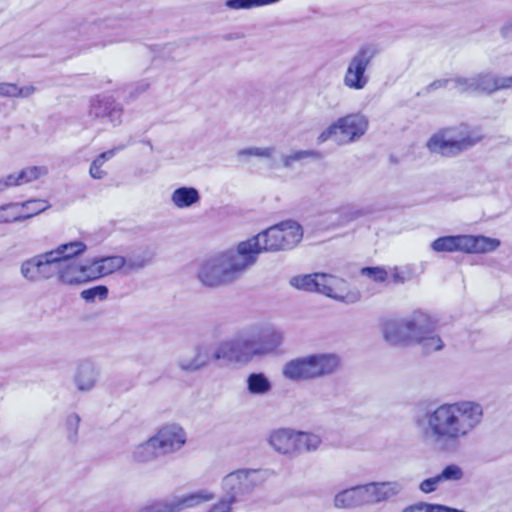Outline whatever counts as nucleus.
<instances>
[{
    "instance_id": "1",
    "label": "nucleus",
    "mask_w": 512,
    "mask_h": 512,
    "mask_svg": "<svg viewBox=\"0 0 512 512\" xmlns=\"http://www.w3.org/2000/svg\"><path fill=\"white\" fill-rule=\"evenodd\" d=\"M483 407L474 401L445 403L418 421L424 440L442 451H451L480 425Z\"/></svg>"
},
{
    "instance_id": "2",
    "label": "nucleus",
    "mask_w": 512,
    "mask_h": 512,
    "mask_svg": "<svg viewBox=\"0 0 512 512\" xmlns=\"http://www.w3.org/2000/svg\"><path fill=\"white\" fill-rule=\"evenodd\" d=\"M241 250L238 243L235 249L204 260L199 265L197 279L210 288L229 285L239 280L252 267L251 261Z\"/></svg>"
},
{
    "instance_id": "3",
    "label": "nucleus",
    "mask_w": 512,
    "mask_h": 512,
    "mask_svg": "<svg viewBox=\"0 0 512 512\" xmlns=\"http://www.w3.org/2000/svg\"><path fill=\"white\" fill-rule=\"evenodd\" d=\"M211 358L222 364L247 362L251 359L243 334H241L234 339L221 342L213 354L203 347H198L193 359H181L179 367L187 372L197 371L205 366Z\"/></svg>"
},
{
    "instance_id": "4",
    "label": "nucleus",
    "mask_w": 512,
    "mask_h": 512,
    "mask_svg": "<svg viewBox=\"0 0 512 512\" xmlns=\"http://www.w3.org/2000/svg\"><path fill=\"white\" fill-rule=\"evenodd\" d=\"M339 365L340 360L334 354H314L288 361L282 374L290 381L310 380L332 374Z\"/></svg>"
},
{
    "instance_id": "5",
    "label": "nucleus",
    "mask_w": 512,
    "mask_h": 512,
    "mask_svg": "<svg viewBox=\"0 0 512 512\" xmlns=\"http://www.w3.org/2000/svg\"><path fill=\"white\" fill-rule=\"evenodd\" d=\"M273 473L264 469H239L226 475L222 480V489L228 499L220 502H233L261 487Z\"/></svg>"
},
{
    "instance_id": "6",
    "label": "nucleus",
    "mask_w": 512,
    "mask_h": 512,
    "mask_svg": "<svg viewBox=\"0 0 512 512\" xmlns=\"http://www.w3.org/2000/svg\"><path fill=\"white\" fill-rule=\"evenodd\" d=\"M437 321L429 314L422 311H415L406 319V330H408L412 342L423 346L425 352L438 351L443 348L444 343L436 334Z\"/></svg>"
},
{
    "instance_id": "7",
    "label": "nucleus",
    "mask_w": 512,
    "mask_h": 512,
    "mask_svg": "<svg viewBox=\"0 0 512 512\" xmlns=\"http://www.w3.org/2000/svg\"><path fill=\"white\" fill-rule=\"evenodd\" d=\"M499 245L500 241L494 238L457 235L437 238L431 243V248L436 252L486 253L494 251Z\"/></svg>"
},
{
    "instance_id": "8",
    "label": "nucleus",
    "mask_w": 512,
    "mask_h": 512,
    "mask_svg": "<svg viewBox=\"0 0 512 512\" xmlns=\"http://www.w3.org/2000/svg\"><path fill=\"white\" fill-rule=\"evenodd\" d=\"M479 141L480 137H474L467 131L449 128L432 135L427 142V148L432 153L455 156Z\"/></svg>"
},
{
    "instance_id": "9",
    "label": "nucleus",
    "mask_w": 512,
    "mask_h": 512,
    "mask_svg": "<svg viewBox=\"0 0 512 512\" xmlns=\"http://www.w3.org/2000/svg\"><path fill=\"white\" fill-rule=\"evenodd\" d=\"M289 283L292 287L298 290L318 292L330 298L345 302H355L359 299V295L356 293H352L346 297L338 295L336 293V287L338 284L342 283V280L329 274L314 273L298 275L292 277Z\"/></svg>"
},
{
    "instance_id": "10",
    "label": "nucleus",
    "mask_w": 512,
    "mask_h": 512,
    "mask_svg": "<svg viewBox=\"0 0 512 512\" xmlns=\"http://www.w3.org/2000/svg\"><path fill=\"white\" fill-rule=\"evenodd\" d=\"M378 49L374 44L362 45L351 57L344 75L343 83L346 87L361 90L369 82L366 74L368 66L377 55Z\"/></svg>"
},
{
    "instance_id": "11",
    "label": "nucleus",
    "mask_w": 512,
    "mask_h": 512,
    "mask_svg": "<svg viewBox=\"0 0 512 512\" xmlns=\"http://www.w3.org/2000/svg\"><path fill=\"white\" fill-rule=\"evenodd\" d=\"M242 252L246 254L253 266L261 253L287 250L282 240L281 225L277 224L244 241L239 242Z\"/></svg>"
},
{
    "instance_id": "12",
    "label": "nucleus",
    "mask_w": 512,
    "mask_h": 512,
    "mask_svg": "<svg viewBox=\"0 0 512 512\" xmlns=\"http://www.w3.org/2000/svg\"><path fill=\"white\" fill-rule=\"evenodd\" d=\"M368 128L367 119L361 114H350L339 118L325 129L318 137L323 143L332 137H337L339 143H349L360 138Z\"/></svg>"
},
{
    "instance_id": "13",
    "label": "nucleus",
    "mask_w": 512,
    "mask_h": 512,
    "mask_svg": "<svg viewBox=\"0 0 512 512\" xmlns=\"http://www.w3.org/2000/svg\"><path fill=\"white\" fill-rule=\"evenodd\" d=\"M243 337L251 358L273 353L283 342V333L270 325L252 327Z\"/></svg>"
},
{
    "instance_id": "14",
    "label": "nucleus",
    "mask_w": 512,
    "mask_h": 512,
    "mask_svg": "<svg viewBox=\"0 0 512 512\" xmlns=\"http://www.w3.org/2000/svg\"><path fill=\"white\" fill-rule=\"evenodd\" d=\"M214 495L207 490H198L183 495H173L160 501L148 504L138 512H182L211 501Z\"/></svg>"
},
{
    "instance_id": "15",
    "label": "nucleus",
    "mask_w": 512,
    "mask_h": 512,
    "mask_svg": "<svg viewBox=\"0 0 512 512\" xmlns=\"http://www.w3.org/2000/svg\"><path fill=\"white\" fill-rule=\"evenodd\" d=\"M49 251L33 256L21 264V275L30 282L46 280L56 276L57 265Z\"/></svg>"
},
{
    "instance_id": "16",
    "label": "nucleus",
    "mask_w": 512,
    "mask_h": 512,
    "mask_svg": "<svg viewBox=\"0 0 512 512\" xmlns=\"http://www.w3.org/2000/svg\"><path fill=\"white\" fill-rule=\"evenodd\" d=\"M152 437L163 457L177 453L187 442L185 430L175 423L161 426Z\"/></svg>"
},
{
    "instance_id": "17",
    "label": "nucleus",
    "mask_w": 512,
    "mask_h": 512,
    "mask_svg": "<svg viewBox=\"0 0 512 512\" xmlns=\"http://www.w3.org/2000/svg\"><path fill=\"white\" fill-rule=\"evenodd\" d=\"M123 109L110 96H96L91 98L88 116L93 120H107L113 125L121 123Z\"/></svg>"
},
{
    "instance_id": "18",
    "label": "nucleus",
    "mask_w": 512,
    "mask_h": 512,
    "mask_svg": "<svg viewBox=\"0 0 512 512\" xmlns=\"http://www.w3.org/2000/svg\"><path fill=\"white\" fill-rule=\"evenodd\" d=\"M43 202L30 201L26 204L8 203L0 206V224L20 222L44 210Z\"/></svg>"
},
{
    "instance_id": "19",
    "label": "nucleus",
    "mask_w": 512,
    "mask_h": 512,
    "mask_svg": "<svg viewBox=\"0 0 512 512\" xmlns=\"http://www.w3.org/2000/svg\"><path fill=\"white\" fill-rule=\"evenodd\" d=\"M364 492V501L366 504H374L386 501L402 491V485L399 482H379L362 485Z\"/></svg>"
},
{
    "instance_id": "20",
    "label": "nucleus",
    "mask_w": 512,
    "mask_h": 512,
    "mask_svg": "<svg viewBox=\"0 0 512 512\" xmlns=\"http://www.w3.org/2000/svg\"><path fill=\"white\" fill-rule=\"evenodd\" d=\"M297 431L287 428H280L270 433L268 442L278 453L284 455H295L297 448Z\"/></svg>"
},
{
    "instance_id": "21",
    "label": "nucleus",
    "mask_w": 512,
    "mask_h": 512,
    "mask_svg": "<svg viewBox=\"0 0 512 512\" xmlns=\"http://www.w3.org/2000/svg\"><path fill=\"white\" fill-rule=\"evenodd\" d=\"M477 92L492 93L501 89H512V76H496L491 73L475 75Z\"/></svg>"
},
{
    "instance_id": "22",
    "label": "nucleus",
    "mask_w": 512,
    "mask_h": 512,
    "mask_svg": "<svg viewBox=\"0 0 512 512\" xmlns=\"http://www.w3.org/2000/svg\"><path fill=\"white\" fill-rule=\"evenodd\" d=\"M160 458H163V456L152 436L136 445L131 451L132 461L139 464L151 463Z\"/></svg>"
},
{
    "instance_id": "23",
    "label": "nucleus",
    "mask_w": 512,
    "mask_h": 512,
    "mask_svg": "<svg viewBox=\"0 0 512 512\" xmlns=\"http://www.w3.org/2000/svg\"><path fill=\"white\" fill-rule=\"evenodd\" d=\"M383 336L392 345H404L412 342L408 330H406V319L385 322L383 325Z\"/></svg>"
},
{
    "instance_id": "24",
    "label": "nucleus",
    "mask_w": 512,
    "mask_h": 512,
    "mask_svg": "<svg viewBox=\"0 0 512 512\" xmlns=\"http://www.w3.org/2000/svg\"><path fill=\"white\" fill-rule=\"evenodd\" d=\"M86 244L82 241H72L69 243L61 244L56 249L49 251L52 258H55L57 266L63 265L67 262H75V257L86 251Z\"/></svg>"
},
{
    "instance_id": "25",
    "label": "nucleus",
    "mask_w": 512,
    "mask_h": 512,
    "mask_svg": "<svg viewBox=\"0 0 512 512\" xmlns=\"http://www.w3.org/2000/svg\"><path fill=\"white\" fill-rule=\"evenodd\" d=\"M362 485L338 492L334 497V506L339 509L365 505Z\"/></svg>"
},
{
    "instance_id": "26",
    "label": "nucleus",
    "mask_w": 512,
    "mask_h": 512,
    "mask_svg": "<svg viewBox=\"0 0 512 512\" xmlns=\"http://www.w3.org/2000/svg\"><path fill=\"white\" fill-rule=\"evenodd\" d=\"M57 276L60 282L65 284H79L85 282L83 264H76L75 262H67L63 265L57 266Z\"/></svg>"
},
{
    "instance_id": "27",
    "label": "nucleus",
    "mask_w": 512,
    "mask_h": 512,
    "mask_svg": "<svg viewBox=\"0 0 512 512\" xmlns=\"http://www.w3.org/2000/svg\"><path fill=\"white\" fill-rule=\"evenodd\" d=\"M282 240L286 249L295 247L303 237L302 227L295 221L288 220L280 223Z\"/></svg>"
},
{
    "instance_id": "28",
    "label": "nucleus",
    "mask_w": 512,
    "mask_h": 512,
    "mask_svg": "<svg viewBox=\"0 0 512 512\" xmlns=\"http://www.w3.org/2000/svg\"><path fill=\"white\" fill-rule=\"evenodd\" d=\"M125 147L126 145H120L119 147L112 148L98 155L90 165L89 175L96 180L106 177L107 172L102 169L104 163L113 158L118 151L123 150Z\"/></svg>"
},
{
    "instance_id": "29",
    "label": "nucleus",
    "mask_w": 512,
    "mask_h": 512,
    "mask_svg": "<svg viewBox=\"0 0 512 512\" xmlns=\"http://www.w3.org/2000/svg\"><path fill=\"white\" fill-rule=\"evenodd\" d=\"M172 202L178 208L190 207L200 200L199 192L193 187H180L172 193Z\"/></svg>"
},
{
    "instance_id": "30",
    "label": "nucleus",
    "mask_w": 512,
    "mask_h": 512,
    "mask_svg": "<svg viewBox=\"0 0 512 512\" xmlns=\"http://www.w3.org/2000/svg\"><path fill=\"white\" fill-rule=\"evenodd\" d=\"M295 442L297 445L295 455H297L317 450L322 440L317 434L297 431V441Z\"/></svg>"
},
{
    "instance_id": "31",
    "label": "nucleus",
    "mask_w": 512,
    "mask_h": 512,
    "mask_svg": "<svg viewBox=\"0 0 512 512\" xmlns=\"http://www.w3.org/2000/svg\"><path fill=\"white\" fill-rule=\"evenodd\" d=\"M97 374V368L93 362L89 360L81 361L76 370L75 382L76 384H95Z\"/></svg>"
},
{
    "instance_id": "32",
    "label": "nucleus",
    "mask_w": 512,
    "mask_h": 512,
    "mask_svg": "<svg viewBox=\"0 0 512 512\" xmlns=\"http://www.w3.org/2000/svg\"><path fill=\"white\" fill-rule=\"evenodd\" d=\"M47 169L45 167L32 166L21 170L18 174H12L15 186H19L33 180L38 179L41 175H45Z\"/></svg>"
},
{
    "instance_id": "33",
    "label": "nucleus",
    "mask_w": 512,
    "mask_h": 512,
    "mask_svg": "<svg viewBox=\"0 0 512 512\" xmlns=\"http://www.w3.org/2000/svg\"><path fill=\"white\" fill-rule=\"evenodd\" d=\"M306 158L321 159L322 154L315 150H298L289 155H283L281 159L283 166L287 169H291L294 162H298Z\"/></svg>"
},
{
    "instance_id": "34",
    "label": "nucleus",
    "mask_w": 512,
    "mask_h": 512,
    "mask_svg": "<svg viewBox=\"0 0 512 512\" xmlns=\"http://www.w3.org/2000/svg\"><path fill=\"white\" fill-rule=\"evenodd\" d=\"M85 282L92 281L104 277L102 265L100 263V257H94L86 259L83 263V270Z\"/></svg>"
},
{
    "instance_id": "35",
    "label": "nucleus",
    "mask_w": 512,
    "mask_h": 512,
    "mask_svg": "<svg viewBox=\"0 0 512 512\" xmlns=\"http://www.w3.org/2000/svg\"><path fill=\"white\" fill-rule=\"evenodd\" d=\"M100 263L102 265L104 275L107 276L123 268L126 264V258L118 255L103 256L100 257Z\"/></svg>"
},
{
    "instance_id": "36",
    "label": "nucleus",
    "mask_w": 512,
    "mask_h": 512,
    "mask_svg": "<svg viewBox=\"0 0 512 512\" xmlns=\"http://www.w3.org/2000/svg\"><path fill=\"white\" fill-rule=\"evenodd\" d=\"M441 482H458L464 478L463 469L457 464H449L438 474Z\"/></svg>"
},
{
    "instance_id": "37",
    "label": "nucleus",
    "mask_w": 512,
    "mask_h": 512,
    "mask_svg": "<svg viewBox=\"0 0 512 512\" xmlns=\"http://www.w3.org/2000/svg\"><path fill=\"white\" fill-rule=\"evenodd\" d=\"M453 89L461 94L477 92L475 76L453 78Z\"/></svg>"
},
{
    "instance_id": "38",
    "label": "nucleus",
    "mask_w": 512,
    "mask_h": 512,
    "mask_svg": "<svg viewBox=\"0 0 512 512\" xmlns=\"http://www.w3.org/2000/svg\"><path fill=\"white\" fill-rule=\"evenodd\" d=\"M79 423L80 417L77 414H70L65 420L67 438L71 443H76L78 440Z\"/></svg>"
},
{
    "instance_id": "39",
    "label": "nucleus",
    "mask_w": 512,
    "mask_h": 512,
    "mask_svg": "<svg viewBox=\"0 0 512 512\" xmlns=\"http://www.w3.org/2000/svg\"><path fill=\"white\" fill-rule=\"evenodd\" d=\"M108 296V288L104 285L95 286L85 289L81 292V297L87 302L95 301L96 299L104 300Z\"/></svg>"
},
{
    "instance_id": "40",
    "label": "nucleus",
    "mask_w": 512,
    "mask_h": 512,
    "mask_svg": "<svg viewBox=\"0 0 512 512\" xmlns=\"http://www.w3.org/2000/svg\"><path fill=\"white\" fill-rule=\"evenodd\" d=\"M275 149L273 147H249L245 149H241L237 152L239 157L241 156H256V157H265L269 158L273 155Z\"/></svg>"
},
{
    "instance_id": "41",
    "label": "nucleus",
    "mask_w": 512,
    "mask_h": 512,
    "mask_svg": "<svg viewBox=\"0 0 512 512\" xmlns=\"http://www.w3.org/2000/svg\"><path fill=\"white\" fill-rule=\"evenodd\" d=\"M361 273L375 282H384L389 276L388 272L381 267H365L361 270Z\"/></svg>"
},
{
    "instance_id": "42",
    "label": "nucleus",
    "mask_w": 512,
    "mask_h": 512,
    "mask_svg": "<svg viewBox=\"0 0 512 512\" xmlns=\"http://www.w3.org/2000/svg\"><path fill=\"white\" fill-rule=\"evenodd\" d=\"M149 262L150 258L138 255L126 259V264L123 268H126L128 271L137 270L145 267Z\"/></svg>"
},
{
    "instance_id": "43",
    "label": "nucleus",
    "mask_w": 512,
    "mask_h": 512,
    "mask_svg": "<svg viewBox=\"0 0 512 512\" xmlns=\"http://www.w3.org/2000/svg\"><path fill=\"white\" fill-rule=\"evenodd\" d=\"M442 484L439 475L423 480L420 483L419 489L423 493H431L438 489L439 485Z\"/></svg>"
},
{
    "instance_id": "44",
    "label": "nucleus",
    "mask_w": 512,
    "mask_h": 512,
    "mask_svg": "<svg viewBox=\"0 0 512 512\" xmlns=\"http://www.w3.org/2000/svg\"><path fill=\"white\" fill-rule=\"evenodd\" d=\"M23 94V89H20L16 84L13 83H1L0 84V95L7 97H17Z\"/></svg>"
},
{
    "instance_id": "45",
    "label": "nucleus",
    "mask_w": 512,
    "mask_h": 512,
    "mask_svg": "<svg viewBox=\"0 0 512 512\" xmlns=\"http://www.w3.org/2000/svg\"><path fill=\"white\" fill-rule=\"evenodd\" d=\"M372 212L369 208H356V207H349L345 210L344 214L347 217V220H354L359 217L368 215Z\"/></svg>"
},
{
    "instance_id": "46",
    "label": "nucleus",
    "mask_w": 512,
    "mask_h": 512,
    "mask_svg": "<svg viewBox=\"0 0 512 512\" xmlns=\"http://www.w3.org/2000/svg\"><path fill=\"white\" fill-rule=\"evenodd\" d=\"M391 279L395 284H403L411 279V273L401 271L399 268L395 267L391 272Z\"/></svg>"
},
{
    "instance_id": "47",
    "label": "nucleus",
    "mask_w": 512,
    "mask_h": 512,
    "mask_svg": "<svg viewBox=\"0 0 512 512\" xmlns=\"http://www.w3.org/2000/svg\"><path fill=\"white\" fill-rule=\"evenodd\" d=\"M453 89V79H440L432 82L426 87L427 92L439 89V88H447Z\"/></svg>"
},
{
    "instance_id": "48",
    "label": "nucleus",
    "mask_w": 512,
    "mask_h": 512,
    "mask_svg": "<svg viewBox=\"0 0 512 512\" xmlns=\"http://www.w3.org/2000/svg\"><path fill=\"white\" fill-rule=\"evenodd\" d=\"M402 512H430V504L418 502L406 507Z\"/></svg>"
},
{
    "instance_id": "49",
    "label": "nucleus",
    "mask_w": 512,
    "mask_h": 512,
    "mask_svg": "<svg viewBox=\"0 0 512 512\" xmlns=\"http://www.w3.org/2000/svg\"><path fill=\"white\" fill-rule=\"evenodd\" d=\"M247 384H270L263 373H252L247 379Z\"/></svg>"
},
{
    "instance_id": "50",
    "label": "nucleus",
    "mask_w": 512,
    "mask_h": 512,
    "mask_svg": "<svg viewBox=\"0 0 512 512\" xmlns=\"http://www.w3.org/2000/svg\"><path fill=\"white\" fill-rule=\"evenodd\" d=\"M134 39L133 33L128 29L125 28L121 30L120 32H117L116 37L111 40V42H123V41H129Z\"/></svg>"
},
{
    "instance_id": "51",
    "label": "nucleus",
    "mask_w": 512,
    "mask_h": 512,
    "mask_svg": "<svg viewBox=\"0 0 512 512\" xmlns=\"http://www.w3.org/2000/svg\"><path fill=\"white\" fill-rule=\"evenodd\" d=\"M271 386H247V391L251 395H264Z\"/></svg>"
},
{
    "instance_id": "52",
    "label": "nucleus",
    "mask_w": 512,
    "mask_h": 512,
    "mask_svg": "<svg viewBox=\"0 0 512 512\" xmlns=\"http://www.w3.org/2000/svg\"><path fill=\"white\" fill-rule=\"evenodd\" d=\"M13 175H8L5 178H0V193L9 187L15 186Z\"/></svg>"
},
{
    "instance_id": "53",
    "label": "nucleus",
    "mask_w": 512,
    "mask_h": 512,
    "mask_svg": "<svg viewBox=\"0 0 512 512\" xmlns=\"http://www.w3.org/2000/svg\"><path fill=\"white\" fill-rule=\"evenodd\" d=\"M501 34L505 38L512 36V18L507 20L505 24L502 26Z\"/></svg>"
},
{
    "instance_id": "54",
    "label": "nucleus",
    "mask_w": 512,
    "mask_h": 512,
    "mask_svg": "<svg viewBox=\"0 0 512 512\" xmlns=\"http://www.w3.org/2000/svg\"><path fill=\"white\" fill-rule=\"evenodd\" d=\"M501 34L505 38L512 36V18L507 20L505 24L502 26Z\"/></svg>"
},
{
    "instance_id": "55",
    "label": "nucleus",
    "mask_w": 512,
    "mask_h": 512,
    "mask_svg": "<svg viewBox=\"0 0 512 512\" xmlns=\"http://www.w3.org/2000/svg\"><path fill=\"white\" fill-rule=\"evenodd\" d=\"M209 512H229V503L218 502L209 510Z\"/></svg>"
},
{
    "instance_id": "56",
    "label": "nucleus",
    "mask_w": 512,
    "mask_h": 512,
    "mask_svg": "<svg viewBox=\"0 0 512 512\" xmlns=\"http://www.w3.org/2000/svg\"><path fill=\"white\" fill-rule=\"evenodd\" d=\"M20 89H23V94H20L19 96L27 97L31 95L34 91L33 87H21Z\"/></svg>"
},
{
    "instance_id": "57",
    "label": "nucleus",
    "mask_w": 512,
    "mask_h": 512,
    "mask_svg": "<svg viewBox=\"0 0 512 512\" xmlns=\"http://www.w3.org/2000/svg\"><path fill=\"white\" fill-rule=\"evenodd\" d=\"M89 387H90V386H84V385H81V386H79V390H81V391H88V388H89Z\"/></svg>"
},
{
    "instance_id": "58",
    "label": "nucleus",
    "mask_w": 512,
    "mask_h": 512,
    "mask_svg": "<svg viewBox=\"0 0 512 512\" xmlns=\"http://www.w3.org/2000/svg\"><path fill=\"white\" fill-rule=\"evenodd\" d=\"M148 88V84H145L143 87H142V91L146 90Z\"/></svg>"
}]
</instances>
